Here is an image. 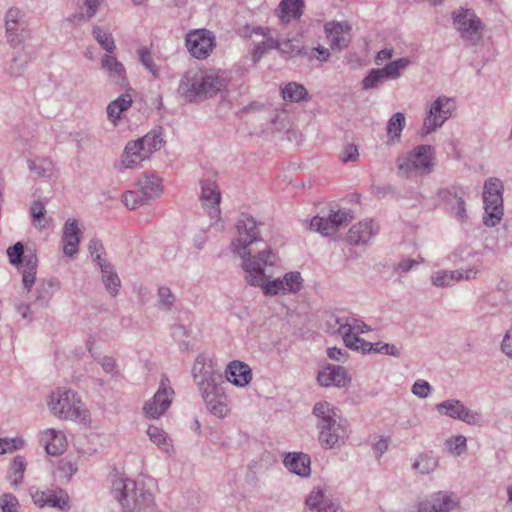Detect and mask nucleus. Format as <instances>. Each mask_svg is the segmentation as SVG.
Listing matches in <instances>:
<instances>
[{"instance_id": "obj_52", "label": "nucleus", "mask_w": 512, "mask_h": 512, "mask_svg": "<svg viewBox=\"0 0 512 512\" xmlns=\"http://www.w3.org/2000/svg\"><path fill=\"white\" fill-rule=\"evenodd\" d=\"M157 305L160 310L170 311L176 301V296L172 293L170 288L161 286L157 293Z\"/></svg>"}, {"instance_id": "obj_27", "label": "nucleus", "mask_w": 512, "mask_h": 512, "mask_svg": "<svg viewBox=\"0 0 512 512\" xmlns=\"http://www.w3.org/2000/svg\"><path fill=\"white\" fill-rule=\"evenodd\" d=\"M351 26L347 22H329L325 25V32L332 49L346 48L351 40Z\"/></svg>"}, {"instance_id": "obj_43", "label": "nucleus", "mask_w": 512, "mask_h": 512, "mask_svg": "<svg viewBox=\"0 0 512 512\" xmlns=\"http://www.w3.org/2000/svg\"><path fill=\"white\" fill-rule=\"evenodd\" d=\"M132 105V98L129 94H122L117 99L111 101L107 106V116L110 121L115 123L120 119L122 112L126 111Z\"/></svg>"}, {"instance_id": "obj_38", "label": "nucleus", "mask_w": 512, "mask_h": 512, "mask_svg": "<svg viewBox=\"0 0 512 512\" xmlns=\"http://www.w3.org/2000/svg\"><path fill=\"white\" fill-rule=\"evenodd\" d=\"M100 269L105 289L112 297H115L119 293L121 287L119 276L115 272L111 263H100Z\"/></svg>"}, {"instance_id": "obj_48", "label": "nucleus", "mask_w": 512, "mask_h": 512, "mask_svg": "<svg viewBox=\"0 0 512 512\" xmlns=\"http://www.w3.org/2000/svg\"><path fill=\"white\" fill-rule=\"evenodd\" d=\"M139 139L148 158L153 152L159 150L163 144L161 133L157 130H152Z\"/></svg>"}, {"instance_id": "obj_64", "label": "nucleus", "mask_w": 512, "mask_h": 512, "mask_svg": "<svg viewBox=\"0 0 512 512\" xmlns=\"http://www.w3.org/2000/svg\"><path fill=\"white\" fill-rule=\"evenodd\" d=\"M305 56H307L309 60L317 59L320 62H324V61L328 60V58L330 56V52L327 48H325L323 46H318L310 52H308L306 50Z\"/></svg>"}, {"instance_id": "obj_19", "label": "nucleus", "mask_w": 512, "mask_h": 512, "mask_svg": "<svg viewBox=\"0 0 512 512\" xmlns=\"http://www.w3.org/2000/svg\"><path fill=\"white\" fill-rule=\"evenodd\" d=\"M351 220L352 216L346 211H331L327 218L315 216L310 222V229L323 236H329Z\"/></svg>"}, {"instance_id": "obj_21", "label": "nucleus", "mask_w": 512, "mask_h": 512, "mask_svg": "<svg viewBox=\"0 0 512 512\" xmlns=\"http://www.w3.org/2000/svg\"><path fill=\"white\" fill-rule=\"evenodd\" d=\"M200 200L209 217L215 221L219 220L221 193L214 181H202Z\"/></svg>"}, {"instance_id": "obj_58", "label": "nucleus", "mask_w": 512, "mask_h": 512, "mask_svg": "<svg viewBox=\"0 0 512 512\" xmlns=\"http://www.w3.org/2000/svg\"><path fill=\"white\" fill-rule=\"evenodd\" d=\"M52 163L48 160H40V161H29L28 167L30 171L34 172L38 176H48L52 171Z\"/></svg>"}, {"instance_id": "obj_49", "label": "nucleus", "mask_w": 512, "mask_h": 512, "mask_svg": "<svg viewBox=\"0 0 512 512\" xmlns=\"http://www.w3.org/2000/svg\"><path fill=\"white\" fill-rule=\"evenodd\" d=\"M25 469L26 461L24 457L20 455L14 457L8 475L11 485L18 486L22 483Z\"/></svg>"}, {"instance_id": "obj_31", "label": "nucleus", "mask_w": 512, "mask_h": 512, "mask_svg": "<svg viewBox=\"0 0 512 512\" xmlns=\"http://www.w3.org/2000/svg\"><path fill=\"white\" fill-rule=\"evenodd\" d=\"M226 379L238 387H244L252 380V370L248 364L232 361L226 369Z\"/></svg>"}, {"instance_id": "obj_30", "label": "nucleus", "mask_w": 512, "mask_h": 512, "mask_svg": "<svg viewBox=\"0 0 512 512\" xmlns=\"http://www.w3.org/2000/svg\"><path fill=\"white\" fill-rule=\"evenodd\" d=\"M457 501L444 492L436 493L430 500L418 505V512H450Z\"/></svg>"}, {"instance_id": "obj_13", "label": "nucleus", "mask_w": 512, "mask_h": 512, "mask_svg": "<svg viewBox=\"0 0 512 512\" xmlns=\"http://www.w3.org/2000/svg\"><path fill=\"white\" fill-rule=\"evenodd\" d=\"M436 410L441 415L460 420L468 425L481 426L483 424L482 414L469 409L458 399L445 400L436 405Z\"/></svg>"}, {"instance_id": "obj_60", "label": "nucleus", "mask_w": 512, "mask_h": 512, "mask_svg": "<svg viewBox=\"0 0 512 512\" xmlns=\"http://www.w3.org/2000/svg\"><path fill=\"white\" fill-rule=\"evenodd\" d=\"M0 507L2 512H19V502L17 498L10 493L3 494L0 497Z\"/></svg>"}, {"instance_id": "obj_46", "label": "nucleus", "mask_w": 512, "mask_h": 512, "mask_svg": "<svg viewBox=\"0 0 512 512\" xmlns=\"http://www.w3.org/2000/svg\"><path fill=\"white\" fill-rule=\"evenodd\" d=\"M49 440L46 443V452L50 455L56 456L61 454L65 449V437L62 432L54 429H49L46 432Z\"/></svg>"}, {"instance_id": "obj_37", "label": "nucleus", "mask_w": 512, "mask_h": 512, "mask_svg": "<svg viewBox=\"0 0 512 512\" xmlns=\"http://www.w3.org/2000/svg\"><path fill=\"white\" fill-rule=\"evenodd\" d=\"M436 165L435 150L430 145H418V176L430 174Z\"/></svg>"}, {"instance_id": "obj_53", "label": "nucleus", "mask_w": 512, "mask_h": 512, "mask_svg": "<svg viewBox=\"0 0 512 512\" xmlns=\"http://www.w3.org/2000/svg\"><path fill=\"white\" fill-rule=\"evenodd\" d=\"M282 281L286 293H297L303 285L301 274L297 271L286 273Z\"/></svg>"}, {"instance_id": "obj_8", "label": "nucleus", "mask_w": 512, "mask_h": 512, "mask_svg": "<svg viewBox=\"0 0 512 512\" xmlns=\"http://www.w3.org/2000/svg\"><path fill=\"white\" fill-rule=\"evenodd\" d=\"M453 26L467 46H477L483 39L484 24L471 9L459 8L452 12Z\"/></svg>"}, {"instance_id": "obj_61", "label": "nucleus", "mask_w": 512, "mask_h": 512, "mask_svg": "<svg viewBox=\"0 0 512 512\" xmlns=\"http://www.w3.org/2000/svg\"><path fill=\"white\" fill-rule=\"evenodd\" d=\"M438 461L434 456L424 454L418 459V471L421 473H429L437 467Z\"/></svg>"}, {"instance_id": "obj_12", "label": "nucleus", "mask_w": 512, "mask_h": 512, "mask_svg": "<svg viewBox=\"0 0 512 512\" xmlns=\"http://www.w3.org/2000/svg\"><path fill=\"white\" fill-rule=\"evenodd\" d=\"M6 38L12 47L19 46L30 36L25 13L18 8H10L5 14Z\"/></svg>"}, {"instance_id": "obj_22", "label": "nucleus", "mask_w": 512, "mask_h": 512, "mask_svg": "<svg viewBox=\"0 0 512 512\" xmlns=\"http://www.w3.org/2000/svg\"><path fill=\"white\" fill-rule=\"evenodd\" d=\"M200 78L204 100L216 96L228 85L227 75L221 70L200 71Z\"/></svg>"}, {"instance_id": "obj_9", "label": "nucleus", "mask_w": 512, "mask_h": 512, "mask_svg": "<svg viewBox=\"0 0 512 512\" xmlns=\"http://www.w3.org/2000/svg\"><path fill=\"white\" fill-rule=\"evenodd\" d=\"M456 108L457 103L455 98L439 96L430 105L429 111L423 120L420 132L421 136H427L441 128L443 124L452 117Z\"/></svg>"}, {"instance_id": "obj_63", "label": "nucleus", "mask_w": 512, "mask_h": 512, "mask_svg": "<svg viewBox=\"0 0 512 512\" xmlns=\"http://www.w3.org/2000/svg\"><path fill=\"white\" fill-rule=\"evenodd\" d=\"M359 157L358 148L354 144H348L344 147L340 158L343 163L355 162Z\"/></svg>"}, {"instance_id": "obj_14", "label": "nucleus", "mask_w": 512, "mask_h": 512, "mask_svg": "<svg viewBox=\"0 0 512 512\" xmlns=\"http://www.w3.org/2000/svg\"><path fill=\"white\" fill-rule=\"evenodd\" d=\"M173 395L174 391L169 385L168 378L163 377L157 392L143 406L145 416L150 419L162 416L170 407Z\"/></svg>"}, {"instance_id": "obj_54", "label": "nucleus", "mask_w": 512, "mask_h": 512, "mask_svg": "<svg viewBox=\"0 0 512 512\" xmlns=\"http://www.w3.org/2000/svg\"><path fill=\"white\" fill-rule=\"evenodd\" d=\"M123 204L129 209H136L148 202L147 196H143L140 191H127L122 196Z\"/></svg>"}, {"instance_id": "obj_40", "label": "nucleus", "mask_w": 512, "mask_h": 512, "mask_svg": "<svg viewBox=\"0 0 512 512\" xmlns=\"http://www.w3.org/2000/svg\"><path fill=\"white\" fill-rule=\"evenodd\" d=\"M302 0H282L277 9L278 16L283 23H288L292 18L301 16Z\"/></svg>"}, {"instance_id": "obj_25", "label": "nucleus", "mask_w": 512, "mask_h": 512, "mask_svg": "<svg viewBox=\"0 0 512 512\" xmlns=\"http://www.w3.org/2000/svg\"><path fill=\"white\" fill-rule=\"evenodd\" d=\"M478 272L479 269L477 267L461 268L454 271L443 270L435 272L431 277V281L437 287H447L461 280L475 279Z\"/></svg>"}, {"instance_id": "obj_55", "label": "nucleus", "mask_w": 512, "mask_h": 512, "mask_svg": "<svg viewBox=\"0 0 512 512\" xmlns=\"http://www.w3.org/2000/svg\"><path fill=\"white\" fill-rule=\"evenodd\" d=\"M277 49L280 51L281 54H285L289 57H294L296 55H303L305 56V51L299 44V41L297 40H285L280 41L279 45L277 46Z\"/></svg>"}, {"instance_id": "obj_3", "label": "nucleus", "mask_w": 512, "mask_h": 512, "mask_svg": "<svg viewBox=\"0 0 512 512\" xmlns=\"http://www.w3.org/2000/svg\"><path fill=\"white\" fill-rule=\"evenodd\" d=\"M276 259L277 256L271 248H265L255 255V259H248L242 263L246 282L251 286L261 287L266 296L286 294L282 279L268 281L265 274V268L273 266Z\"/></svg>"}, {"instance_id": "obj_62", "label": "nucleus", "mask_w": 512, "mask_h": 512, "mask_svg": "<svg viewBox=\"0 0 512 512\" xmlns=\"http://www.w3.org/2000/svg\"><path fill=\"white\" fill-rule=\"evenodd\" d=\"M26 63L21 55L15 56L8 67L9 75L12 77L21 76L25 71Z\"/></svg>"}, {"instance_id": "obj_57", "label": "nucleus", "mask_w": 512, "mask_h": 512, "mask_svg": "<svg viewBox=\"0 0 512 512\" xmlns=\"http://www.w3.org/2000/svg\"><path fill=\"white\" fill-rule=\"evenodd\" d=\"M447 446L454 455H461L467 449V440L463 435H457L447 440Z\"/></svg>"}, {"instance_id": "obj_2", "label": "nucleus", "mask_w": 512, "mask_h": 512, "mask_svg": "<svg viewBox=\"0 0 512 512\" xmlns=\"http://www.w3.org/2000/svg\"><path fill=\"white\" fill-rule=\"evenodd\" d=\"M319 429V441L327 449L342 446L348 438L346 420L339 409L329 402H317L313 408Z\"/></svg>"}, {"instance_id": "obj_17", "label": "nucleus", "mask_w": 512, "mask_h": 512, "mask_svg": "<svg viewBox=\"0 0 512 512\" xmlns=\"http://www.w3.org/2000/svg\"><path fill=\"white\" fill-rule=\"evenodd\" d=\"M438 197L460 222L467 220L466 191L463 187L452 185L442 188L438 191Z\"/></svg>"}, {"instance_id": "obj_29", "label": "nucleus", "mask_w": 512, "mask_h": 512, "mask_svg": "<svg viewBox=\"0 0 512 512\" xmlns=\"http://www.w3.org/2000/svg\"><path fill=\"white\" fill-rule=\"evenodd\" d=\"M317 381L321 386L345 387L350 381V377L345 367L338 365H329L317 375Z\"/></svg>"}, {"instance_id": "obj_5", "label": "nucleus", "mask_w": 512, "mask_h": 512, "mask_svg": "<svg viewBox=\"0 0 512 512\" xmlns=\"http://www.w3.org/2000/svg\"><path fill=\"white\" fill-rule=\"evenodd\" d=\"M51 412L60 419L84 421L87 418V411L77 394L70 389L58 388L50 395L48 402Z\"/></svg>"}, {"instance_id": "obj_59", "label": "nucleus", "mask_w": 512, "mask_h": 512, "mask_svg": "<svg viewBox=\"0 0 512 512\" xmlns=\"http://www.w3.org/2000/svg\"><path fill=\"white\" fill-rule=\"evenodd\" d=\"M88 250L90 255L94 258V261L98 264L99 267L100 263H108L101 257L104 253V247L101 240L97 238L91 239L88 245Z\"/></svg>"}, {"instance_id": "obj_10", "label": "nucleus", "mask_w": 512, "mask_h": 512, "mask_svg": "<svg viewBox=\"0 0 512 512\" xmlns=\"http://www.w3.org/2000/svg\"><path fill=\"white\" fill-rule=\"evenodd\" d=\"M7 256L9 262L14 266H19L24 263L22 269V282L27 292H30L36 280V272L38 266V259L35 254H27L24 256V246L21 242L8 247Z\"/></svg>"}, {"instance_id": "obj_20", "label": "nucleus", "mask_w": 512, "mask_h": 512, "mask_svg": "<svg viewBox=\"0 0 512 512\" xmlns=\"http://www.w3.org/2000/svg\"><path fill=\"white\" fill-rule=\"evenodd\" d=\"M177 93L189 103L203 101L204 93L201 88L200 71L185 72L179 81Z\"/></svg>"}, {"instance_id": "obj_34", "label": "nucleus", "mask_w": 512, "mask_h": 512, "mask_svg": "<svg viewBox=\"0 0 512 512\" xmlns=\"http://www.w3.org/2000/svg\"><path fill=\"white\" fill-rule=\"evenodd\" d=\"M147 153H145L143 145L140 139L130 141L126 144L121 164L125 169L133 168L138 163L147 159Z\"/></svg>"}, {"instance_id": "obj_4", "label": "nucleus", "mask_w": 512, "mask_h": 512, "mask_svg": "<svg viewBox=\"0 0 512 512\" xmlns=\"http://www.w3.org/2000/svg\"><path fill=\"white\" fill-rule=\"evenodd\" d=\"M264 223L257 222L256 219L248 214H241L236 221V237L231 242V250L234 254L240 256L243 260L255 259L252 256L251 245L262 241L261 228Z\"/></svg>"}, {"instance_id": "obj_28", "label": "nucleus", "mask_w": 512, "mask_h": 512, "mask_svg": "<svg viewBox=\"0 0 512 512\" xmlns=\"http://www.w3.org/2000/svg\"><path fill=\"white\" fill-rule=\"evenodd\" d=\"M82 232L78 227V221L75 219H68L63 226L62 244L63 253L68 257H73L77 254Z\"/></svg>"}, {"instance_id": "obj_44", "label": "nucleus", "mask_w": 512, "mask_h": 512, "mask_svg": "<svg viewBox=\"0 0 512 512\" xmlns=\"http://www.w3.org/2000/svg\"><path fill=\"white\" fill-rule=\"evenodd\" d=\"M100 0H77L81 12L76 13L69 17L67 20L72 24H77L80 21H88L96 13Z\"/></svg>"}, {"instance_id": "obj_39", "label": "nucleus", "mask_w": 512, "mask_h": 512, "mask_svg": "<svg viewBox=\"0 0 512 512\" xmlns=\"http://www.w3.org/2000/svg\"><path fill=\"white\" fill-rule=\"evenodd\" d=\"M59 289V281L56 279L44 280L36 289L35 303L41 307H48L54 293Z\"/></svg>"}, {"instance_id": "obj_45", "label": "nucleus", "mask_w": 512, "mask_h": 512, "mask_svg": "<svg viewBox=\"0 0 512 512\" xmlns=\"http://www.w3.org/2000/svg\"><path fill=\"white\" fill-rule=\"evenodd\" d=\"M282 97L285 101L289 102H300L306 100L308 92L302 84L296 82H290L285 85L282 90Z\"/></svg>"}, {"instance_id": "obj_33", "label": "nucleus", "mask_w": 512, "mask_h": 512, "mask_svg": "<svg viewBox=\"0 0 512 512\" xmlns=\"http://www.w3.org/2000/svg\"><path fill=\"white\" fill-rule=\"evenodd\" d=\"M101 68L106 71L109 79L115 84L126 83V70L124 65L112 54H105L101 58Z\"/></svg>"}, {"instance_id": "obj_23", "label": "nucleus", "mask_w": 512, "mask_h": 512, "mask_svg": "<svg viewBox=\"0 0 512 512\" xmlns=\"http://www.w3.org/2000/svg\"><path fill=\"white\" fill-rule=\"evenodd\" d=\"M201 396L207 409L218 418H224L230 412L229 400L223 385L208 389L207 396H205V393H201Z\"/></svg>"}, {"instance_id": "obj_16", "label": "nucleus", "mask_w": 512, "mask_h": 512, "mask_svg": "<svg viewBox=\"0 0 512 512\" xmlns=\"http://www.w3.org/2000/svg\"><path fill=\"white\" fill-rule=\"evenodd\" d=\"M30 495L35 505L51 507L60 511L70 509V500L67 492L61 488L30 489Z\"/></svg>"}, {"instance_id": "obj_26", "label": "nucleus", "mask_w": 512, "mask_h": 512, "mask_svg": "<svg viewBox=\"0 0 512 512\" xmlns=\"http://www.w3.org/2000/svg\"><path fill=\"white\" fill-rule=\"evenodd\" d=\"M379 227L372 220H363L354 224L348 231L346 241L354 246L366 245L377 235Z\"/></svg>"}, {"instance_id": "obj_15", "label": "nucleus", "mask_w": 512, "mask_h": 512, "mask_svg": "<svg viewBox=\"0 0 512 512\" xmlns=\"http://www.w3.org/2000/svg\"><path fill=\"white\" fill-rule=\"evenodd\" d=\"M215 45V35L207 29L192 30L186 35V47L196 59H206Z\"/></svg>"}, {"instance_id": "obj_1", "label": "nucleus", "mask_w": 512, "mask_h": 512, "mask_svg": "<svg viewBox=\"0 0 512 512\" xmlns=\"http://www.w3.org/2000/svg\"><path fill=\"white\" fill-rule=\"evenodd\" d=\"M112 493L126 512H154V493L143 481L130 478H116L112 483Z\"/></svg>"}, {"instance_id": "obj_51", "label": "nucleus", "mask_w": 512, "mask_h": 512, "mask_svg": "<svg viewBox=\"0 0 512 512\" xmlns=\"http://www.w3.org/2000/svg\"><path fill=\"white\" fill-rule=\"evenodd\" d=\"M139 61L152 74L154 78H159L160 70L154 62L152 53L147 47H141L137 50Z\"/></svg>"}, {"instance_id": "obj_50", "label": "nucleus", "mask_w": 512, "mask_h": 512, "mask_svg": "<svg viewBox=\"0 0 512 512\" xmlns=\"http://www.w3.org/2000/svg\"><path fill=\"white\" fill-rule=\"evenodd\" d=\"M92 34L99 45L107 52L106 54H112L114 52L116 45L110 32L95 26L92 30Z\"/></svg>"}, {"instance_id": "obj_47", "label": "nucleus", "mask_w": 512, "mask_h": 512, "mask_svg": "<svg viewBox=\"0 0 512 512\" xmlns=\"http://www.w3.org/2000/svg\"><path fill=\"white\" fill-rule=\"evenodd\" d=\"M147 434L149 435L150 440L161 450L165 452H170L172 450V441L163 429L150 425L147 429Z\"/></svg>"}, {"instance_id": "obj_6", "label": "nucleus", "mask_w": 512, "mask_h": 512, "mask_svg": "<svg viewBox=\"0 0 512 512\" xmlns=\"http://www.w3.org/2000/svg\"><path fill=\"white\" fill-rule=\"evenodd\" d=\"M503 191V183L498 178L491 177L484 183L482 195L484 202L483 223L487 227H495L503 218Z\"/></svg>"}, {"instance_id": "obj_7", "label": "nucleus", "mask_w": 512, "mask_h": 512, "mask_svg": "<svg viewBox=\"0 0 512 512\" xmlns=\"http://www.w3.org/2000/svg\"><path fill=\"white\" fill-rule=\"evenodd\" d=\"M335 324L338 326L337 332L342 336L346 347L362 352L363 354L372 352L373 343L358 336L370 330L369 326L362 320L354 316H343L337 317Z\"/></svg>"}, {"instance_id": "obj_35", "label": "nucleus", "mask_w": 512, "mask_h": 512, "mask_svg": "<svg viewBox=\"0 0 512 512\" xmlns=\"http://www.w3.org/2000/svg\"><path fill=\"white\" fill-rule=\"evenodd\" d=\"M307 506L316 512H336L338 505L327 498L320 489L312 490L306 499Z\"/></svg>"}, {"instance_id": "obj_42", "label": "nucleus", "mask_w": 512, "mask_h": 512, "mask_svg": "<svg viewBox=\"0 0 512 512\" xmlns=\"http://www.w3.org/2000/svg\"><path fill=\"white\" fill-rule=\"evenodd\" d=\"M405 127V116L401 112L392 115L386 126V134L388 143L396 144L400 141L401 132Z\"/></svg>"}, {"instance_id": "obj_11", "label": "nucleus", "mask_w": 512, "mask_h": 512, "mask_svg": "<svg viewBox=\"0 0 512 512\" xmlns=\"http://www.w3.org/2000/svg\"><path fill=\"white\" fill-rule=\"evenodd\" d=\"M192 375L200 393H205V396H207L208 389L225 384L222 374L204 356L196 358L192 368Z\"/></svg>"}, {"instance_id": "obj_36", "label": "nucleus", "mask_w": 512, "mask_h": 512, "mask_svg": "<svg viewBox=\"0 0 512 512\" xmlns=\"http://www.w3.org/2000/svg\"><path fill=\"white\" fill-rule=\"evenodd\" d=\"M137 185L143 196H147L148 202L158 197L163 190L161 178L154 173L145 174Z\"/></svg>"}, {"instance_id": "obj_56", "label": "nucleus", "mask_w": 512, "mask_h": 512, "mask_svg": "<svg viewBox=\"0 0 512 512\" xmlns=\"http://www.w3.org/2000/svg\"><path fill=\"white\" fill-rule=\"evenodd\" d=\"M45 212H46L45 206L39 200L34 201L30 207V214L33 218V224L35 227H37L40 230L47 228V224L44 223Z\"/></svg>"}, {"instance_id": "obj_41", "label": "nucleus", "mask_w": 512, "mask_h": 512, "mask_svg": "<svg viewBox=\"0 0 512 512\" xmlns=\"http://www.w3.org/2000/svg\"><path fill=\"white\" fill-rule=\"evenodd\" d=\"M397 168L400 177L413 178L416 175V148L398 157Z\"/></svg>"}, {"instance_id": "obj_18", "label": "nucleus", "mask_w": 512, "mask_h": 512, "mask_svg": "<svg viewBox=\"0 0 512 512\" xmlns=\"http://www.w3.org/2000/svg\"><path fill=\"white\" fill-rule=\"evenodd\" d=\"M407 61L405 59H398L393 61L383 68L372 69L362 80V88L365 90L379 88L387 80L396 79L400 76V70L405 68Z\"/></svg>"}, {"instance_id": "obj_32", "label": "nucleus", "mask_w": 512, "mask_h": 512, "mask_svg": "<svg viewBox=\"0 0 512 512\" xmlns=\"http://www.w3.org/2000/svg\"><path fill=\"white\" fill-rule=\"evenodd\" d=\"M283 463L285 467L292 473L301 477H308L311 474L310 457L302 452L288 453Z\"/></svg>"}, {"instance_id": "obj_24", "label": "nucleus", "mask_w": 512, "mask_h": 512, "mask_svg": "<svg viewBox=\"0 0 512 512\" xmlns=\"http://www.w3.org/2000/svg\"><path fill=\"white\" fill-rule=\"evenodd\" d=\"M244 35L250 37L252 34L261 35L264 40L256 44L253 48V61L258 62L262 56L269 50L277 49L279 45V39L271 35V30L267 27H253L250 28L248 25L243 28Z\"/></svg>"}]
</instances>
